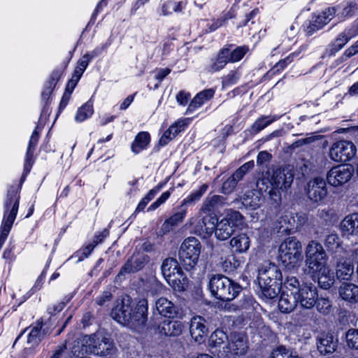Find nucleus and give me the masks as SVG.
Returning <instances> with one entry per match:
<instances>
[{
  "label": "nucleus",
  "mask_w": 358,
  "mask_h": 358,
  "mask_svg": "<svg viewBox=\"0 0 358 358\" xmlns=\"http://www.w3.org/2000/svg\"><path fill=\"white\" fill-rule=\"evenodd\" d=\"M187 126L185 120H180L171 125L162 135L159 140L161 145H166L171 140L182 131Z\"/></svg>",
  "instance_id": "bb28decb"
},
{
  "label": "nucleus",
  "mask_w": 358,
  "mask_h": 358,
  "mask_svg": "<svg viewBox=\"0 0 358 358\" xmlns=\"http://www.w3.org/2000/svg\"><path fill=\"white\" fill-rule=\"evenodd\" d=\"M298 302L294 292L282 291L278 301V308L282 313L292 312Z\"/></svg>",
  "instance_id": "412c9836"
},
{
  "label": "nucleus",
  "mask_w": 358,
  "mask_h": 358,
  "mask_svg": "<svg viewBox=\"0 0 358 358\" xmlns=\"http://www.w3.org/2000/svg\"><path fill=\"white\" fill-rule=\"evenodd\" d=\"M250 241L246 234H240L231 238L230 246L234 252L243 253L248 250Z\"/></svg>",
  "instance_id": "393cba45"
},
{
  "label": "nucleus",
  "mask_w": 358,
  "mask_h": 358,
  "mask_svg": "<svg viewBox=\"0 0 358 358\" xmlns=\"http://www.w3.org/2000/svg\"><path fill=\"white\" fill-rule=\"evenodd\" d=\"M235 355H245L248 348L247 341L243 335L240 333H232L230 335V342L227 346Z\"/></svg>",
  "instance_id": "a211bd4d"
},
{
  "label": "nucleus",
  "mask_w": 358,
  "mask_h": 358,
  "mask_svg": "<svg viewBox=\"0 0 358 358\" xmlns=\"http://www.w3.org/2000/svg\"><path fill=\"white\" fill-rule=\"evenodd\" d=\"M206 320L201 316H194L189 324V333L192 338L197 343H201L208 334V327L205 324Z\"/></svg>",
  "instance_id": "2eb2a0df"
},
{
  "label": "nucleus",
  "mask_w": 358,
  "mask_h": 358,
  "mask_svg": "<svg viewBox=\"0 0 358 358\" xmlns=\"http://www.w3.org/2000/svg\"><path fill=\"white\" fill-rule=\"evenodd\" d=\"M341 229L347 235H358V213L347 215L341 224Z\"/></svg>",
  "instance_id": "a878e982"
},
{
  "label": "nucleus",
  "mask_w": 358,
  "mask_h": 358,
  "mask_svg": "<svg viewBox=\"0 0 358 358\" xmlns=\"http://www.w3.org/2000/svg\"><path fill=\"white\" fill-rule=\"evenodd\" d=\"M248 48L245 46L238 47L233 51L230 50L229 59L231 62L241 60L248 52Z\"/></svg>",
  "instance_id": "8fccbe9b"
},
{
  "label": "nucleus",
  "mask_w": 358,
  "mask_h": 358,
  "mask_svg": "<svg viewBox=\"0 0 358 358\" xmlns=\"http://www.w3.org/2000/svg\"><path fill=\"white\" fill-rule=\"evenodd\" d=\"M93 112L92 104L87 102L78 109L76 120L79 122H83L90 117Z\"/></svg>",
  "instance_id": "49530a36"
},
{
  "label": "nucleus",
  "mask_w": 358,
  "mask_h": 358,
  "mask_svg": "<svg viewBox=\"0 0 358 358\" xmlns=\"http://www.w3.org/2000/svg\"><path fill=\"white\" fill-rule=\"evenodd\" d=\"M241 262L234 255L227 256L221 262L222 269L227 272H233L241 266Z\"/></svg>",
  "instance_id": "58836bf2"
},
{
  "label": "nucleus",
  "mask_w": 358,
  "mask_h": 358,
  "mask_svg": "<svg viewBox=\"0 0 358 358\" xmlns=\"http://www.w3.org/2000/svg\"><path fill=\"white\" fill-rule=\"evenodd\" d=\"M113 344L106 338L94 334L86 341L85 352L99 356H107L112 353Z\"/></svg>",
  "instance_id": "1a4fd4ad"
},
{
  "label": "nucleus",
  "mask_w": 358,
  "mask_h": 358,
  "mask_svg": "<svg viewBox=\"0 0 358 358\" xmlns=\"http://www.w3.org/2000/svg\"><path fill=\"white\" fill-rule=\"evenodd\" d=\"M315 306H316L317 310L324 315H329L331 310L332 307L331 302L329 298L322 296H317Z\"/></svg>",
  "instance_id": "37998d69"
},
{
  "label": "nucleus",
  "mask_w": 358,
  "mask_h": 358,
  "mask_svg": "<svg viewBox=\"0 0 358 358\" xmlns=\"http://www.w3.org/2000/svg\"><path fill=\"white\" fill-rule=\"evenodd\" d=\"M341 241L337 234H330L325 238L324 244L330 251L338 254L342 251H345L341 246Z\"/></svg>",
  "instance_id": "72a5a7b5"
},
{
  "label": "nucleus",
  "mask_w": 358,
  "mask_h": 358,
  "mask_svg": "<svg viewBox=\"0 0 358 358\" xmlns=\"http://www.w3.org/2000/svg\"><path fill=\"white\" fill-rule=\"evenodd\" d=\"M278 259L287 269L298 267L303 259L301 242L294 236L286 238L279 247Z\"/></svg>",
  "instance_id": "20e7f679"
},
{
  "label": "nucleus",
  "mask_w": 358,
  "mask_h": 358,
  "mask_svg": "<svg viewBox=\"0 0 358 358\" xmlns=\"http://www.w3.org/2000/svg\"><path fill=\"white\" fill-rule=\"evenodd\" d=\"M336 11L335 7H329L323 11L322 14L316 16L314 21L317 24V28L322 29L327 24L334 16Z\"/></svg>",
  "instance_id": "4c0bfd02"
},
{
  "label": "nucleus",
  "mask_w": 358,
  "mask_h": 358,
  "mask_svg": "<svg viewBox=\"0 0 358 358\" xmlns=\"http://www.w3.org/2000/svg\"><path fill=\"white\" fill-rule=\"evenodd\" d=\"M280 117V116L278 115H262L253 123L252 130L255 133H258Z\"/></svg>",
  "instance_id": "f704fd0d"
},
{
  "label": "nucleus",
  "mask_w": 358,
  "mask_h": 358,
  "mask_svg": "<svg viewBox=\"0 0 358 358\" xmlns=\"http://www.w3.org/2000/svg\"><path fill=\"white\" fill-rule=\"evenodd\" d=\"M19 207L18 190L16 187H10L5 201L4 215L0 230V248L7 238L15 220Z\"/></svg>",
  "instance_id": "39448f33"
},
{
  "label": "nucleus",
  "mask_w": 358,
  "mask_h": 358,
  "mask_svg": "<svg viewBox=\"0 0 358 358\" xmlns=\"http://www.w3.org/2000/svg\"><path fill=\"white\" fill-rule=\"evenodd\" d=\"M147 302L145 300L134 303L129 296L117 300L111 310V317L120 324L137 329L147 320Z\"/></svg>",
  "instance_id": "f257e3e1"
},
{
  "label": "nucleus",
  "mask_w": 358,
  "mask_h": 358,
  "mask_svg": "<svg viewBox=\"0 0 358 358\" xmlns=\"http://www.w3.org/2000/svg\"><path fill=\"white\" fill-rule=\"evenodd\" d=\"M183 324L177 320L164 319L158 324V331L165 336H178L183 331Z\"/></svg>",
  "instance_id": "f3484780"
},
{
  "label": "nucleus",
  "mask_w": 358,
  "mask_h": 358,
  "mask_svg": "<svg viewBox=\"0 0 358 358\" xmlns=\"http://www.w3.org/2000/svg\"><path fill=\"white\" fill-rule=\"evenodd\" d=\"M269 358H301V357L295 350L280 345L273 349Z\"/></svg>",
  "instance_id": "2f4dec72"
},
{
  "label": "nucleus",
  "mask_w": 358,
  "mask_h": 358,
  "mask_svg": "<svg viewBox=\"0 0 358 358\" xmlns=\"http://www.w3.org/2000/svg\"><path fill=\"white\" fill-rule=\"evenodd\" d=\"M337 340L330 334H323L318 339L317 349L322 355L331 354L336 350Z\"/></svg>",
  "instance_id": "5701e85b"
},
{
  "label": "nucleus",
  "mask_w": 358,
  "mask_h": 358,
  "mask_svg": "<svg viewBox=\"0 0 358 358\" xmlns=\"http://www.w3.org/2000/svg\"><path fill=\"white\" fill-rule=\"evenodd\" d=\"M229 48L222 49L220 51L216 60L210 65V71L211 72H215L223 69L227 62H230L229 59Z\"/></svg>",
  "instance_id": "473e14b6"
},
{
  "label": "nucleus",
  "mask_w": 358,
  "mask_h": 358,
  "mask_svg": "<svg viewBox=\"0 0 358 358\" xmlns=\"http://www.w3.org/2000/svg\"><path fill=\"white\" fill-rule=\"evenodd\" d=\"M285 220L282 222H287L289 231L298 230L303 227L308 221V214L304 212H299L285 215Z\"/></svg>",
  "instance_id": "4be33fe9"
},
{
  "label": "nucleus",
  "mask_w": 358,
  "mask_h": 358,
  "mask_svg": "<svg viewBox=\"0 0 358 358\" xmlns=\"http://www.w3.org/2000/svg\"><path fill=\"white\" fill-rule=\"evenodd\" d=\"M41 322H37L35 326L31 327L27 336V343L30 344L31 346L36 345L41 341L42 336L41 332Z\"/></svg>",
  "instance_id": "ea45409f"
},
{
  "label": "nucleus",
  "mask_w": 358,
  "mask_h": 358,
  "mask_svg": "<svg viewBox=\"0 0 358 358\" xmlns=\"http://www.w3.org/2000/svg\"><path fill=\"white\" fill-rule=\"evenodd\" d=\"M358 9V5L355 2H350L343 9L341 15V17H352L355 14L356 10Z\"/></svg>",
  "instance_id": "5fc2aeb1"
},
{
  "label": "nucleus",
  "mask_w": 358,
  "mask_h": 358,
  "mask_svg": "<svg viewBox=\"0 0 358 358\" xmlns=\"http://www.w3.org/2000/svg\"><path fill=\"white\" fill-rule=\"evenodd\" d=\"M38 134L37 131H34L30 138L29 146L27 152V159H29V158L32 156V149L35 147L38 142Z\"/></svg>",
  "instance_id": "4d7b16f0"
},
{
  "label": "nucleus",
  "mask_w": 358,
  "mask_h": 358,
  "mask_svg": "<svg viewBox=\"0 0 358 358\" xmlns=\"http://www.w3.org/2000/svg\"><path fill=\"white\" fill-rule=\"evenodd\" d=\"M201 248V243L194 237H188L182 242L179 250V257L186 270H191L197 264Z\"/></svg>",
  "instance_id": "0eeeda50"
},
{
  "label": "nucleus",
  "mask_w": 358,
  "mask_h": 358,
  "mask_svg": "<svg viewBox=\"0 0 358 358\" xmlns=\"http://www.w3.org/2000/svg\"><path fill=\"white\" fill-rule=\"evenodd\" d=\"M236 185L237 183L236 182L235 180L233 179L231 176H230L223 182L222 186V192L224 194H229L234 190Z\"/></svg>",
  "instance_id": "603ef678"
},
{
  "label": "nucleus",
  "mask_w": 358,
  "mask_h": 358,
  "mask_svg": "<svg viewBox=\"0 0 358 358\" xmlns=\"http://www.w3.org/2000/svg\"><path fill=\"white\" fill-rule=\"evenodd\" d=\"M162 273L167 281L172 277L173 275H176V273H179L182 271L177 260L173 258L166 259L161 266Z\"/></svg>",
  "instance_id": "c756f323"
},
{
  "label": "nucleus",
  "mask_w": 358,
  "mask_h": 358,
  "mask_svg": "<svg viewBox=\"0 0 358 358\" xmlns=\"http://www.w3.org/2000/svg\"><path fill=\"white\" fill-rule=\"evenodd\" d=\"M357 148L349 141H338L332 144L329 149L330 158L336 162H346L356 155Z\"/></svg>",
  "instance_id": "6e6552de"
},
{
  "label": "nucleus",
  "mask_w": 358,
  "mask_h": 358,
  "mask_svg": "<svg viewBox=\"0 0 358 358\" xmlns=\"http://www.w3.org/2000/svg\"><path fill=\"white\" fill-rule=\"evenodd\" d=\"M112 294L109 292H104L101 296L96 298V303L99 306H103L106 302L111 300Z\"/></svg>",
  "instance_id": "e2e57ef3"
},
{
  "label": "nucleus",
  "mask_w": 358,
  "mask_h": 358,
  "mask_svg": "<svg viewBox=\"0 0 358 358\" xmlns=\"http://www.w3.org/2000/svg\"><path fill=\"white\" fill-rule=\"evenodd\" d=\"M333 259L336 264V274L340 280H350L354 275V265L347 251L335 254Z\"/></svg>",
  "instance_id": "9d476101"
},
{
  "label": "nucleus",
  "mask_w": 358,
  "mask_h": 358,
  "mask_svg": "<svg viewBox=\"0 0 358 358\" xmlns=\"http://www.w3.org/2000/svg\"><path fill=\"white\" fill-rule=\"evenodd\" d=\"M306 193L308 198L314 203L322 201L327 195L326 181L320 177L310 180L307 183Z\"/></svg>",
  "instance_id": "ddd939ff"
},
{
  "label": "nucleus",
  "mask_w": 358,
  "mask_h": 358,
  "mask_svg": "<svg viewBox=\"0 0 358 358\" xmlns=\"http://www.w3.org/2000/svg\"><path fill=\"white\" fill-rule=\"evenodd\" d=\"M227 199L220 195H213L207 197L202 206L201 210L210 213L226 204Z\"/></svg>",
  "instance_id": "cd10ccee"
},
{
  "label": "nucleus",
  "mask_w": 358,
  "mask_h": 358,
  "mask_svg": "<svg viewBox=\"0 0 358 358\" xmlns=\"http://www.w3.org/2000/svg\"><path fill=\"white\" fill-rule=\"evenodd\" d=\"M354 169L348 165H338L331 169L327 174L328 183L338 187L348 182L352 176Z\"/></svg>",
  "instance_id": "9b49d317"
},
{
  "label": "nucleus",
  "mask_w": 358,
  "mask_h": 358,
  "mask_svg": "<svg viewBox=\"0 0 358 358\" xmlns=\"http://www.w3.org/2000/svg\"><path fill=\"white\" fill-rule=\"evenodd\" d=\"M185 210H182L180 212L175 213L173 216L166 220L162 226L161 231L162 232V234L164 235L169 232L174 226L181 222L185 217Z\"/></svg>",
  "instance_id": "c9c22d12"
},
{
  "label": "nucleus",
  "mask_w": 358,
  "mask_h": 358,
  "mask_svg": "<svg viewBox=\"0 0 358 358\" xmlns=\"http://www.w3.org/2000/svg\"><path fill=\"white\" fill-rule=\"evenodd\" d=\"M341 298L352 304L358 303V285L352 282H343L338 288Z\"/></svg>",
  "instance_id": "6ab92c4d"
},
{
  "label": "nucleus",
  "mask_w": 358,
  "mask_h": 358,
  "mask_svg": "<svg viewBox=\"0 0 358 358\" xmlns=\"http://www.w3.org/2000/svg\"><path fill=\"white\" fill-rule=\"evenodd\" d=\"M271 157L272 155L267 151H262L257 155V164L259 166H262L266 163L269 162L271 159Z\"/></svg>",
  "instance_id": "13d9d810"
},
{
  "label": "nucleus",
  "mask_w": 358,
  "mask_h": 358,
  "mask_svg": "<svg viewBox=\"0 0 358 358\" xmlns=\"http://www.w3.org/2000/svg\"><path fill=\"white\" fill-rule=\"evenodd\" d=\"M236 225L231 218L222 219L215 225V235L218 240L225 241L234 233Z\"/></svg>",
  "instance_id": "dca6fc26"
},
{
  "label": "nucleus",
  "mask_w": 358,
  "mask_h": 358,
  "mask_svg": "<svg viewBox=\"0 0 358 358\" xmlns=\"http://www.w3.org/2000/svg\"><path fill=\"white\" fill-rule=\"evenodd\" d=\"M294 292L301 307L310 309L315 305L318 294L316 287L313 284H303Z\"/></svg>",
  "instance_id": "f8f14e48"
},
{
  "label": "nucleus",
  "mask_w": 358,
  "mask_h": 358,
  "mask_svg": "<svg viewBox=\"0 0 358 358\" xmlns=\"http://www.w3.org/2000/svg\"><path fill=\"white\" fill-rule=\"evenodd\" d=\"M197 94L201 97L204 102H206L213 96L214 90L213 89H208L203 90Z\"/></svg>",
  "instance_id": "338daca9"
},
{
  "label": "nucleus",
  "mask_w": 358,
  "mask_h": 358,
  "mask_svg": "<svg viewBox=\"0 0 358 358\" xmlns=\"http://www.w3.org/2000/svg\"><path fill=\"white\" fill-rule=\"evenodd\" d=\"M166 282L175 291L179 292H184L188 287V279L182 271L173 275Z\"/></svg>",
  "instance_id": "7c9ffc66"
},
{
  "label": "nucleus",
  "mask_w": 358,
  "mask_h": 358,
  "mask_svg": "<svg viewBox=\"0 0 358 358\" xmlns=\"http://www.w3.org/2000/svg\"><path fill=\"white\" fill-rule=\"evenodd\" d=\"M285 215L277 220L274 228L277 233L287 234L290 232L287 222H282L283 220H285Z\"/></svg>",
  "instance_id": "864d4df0"
},
{
  "label": "nucleus",
  "mask_w": 358,
  "mask_h": 358,
  "mask_svg": "<svg viewBox=\"0 0 358 358\" xmlns=\"http://www.w3.org/2000/svg\"><path fill=\"white\" fill-rule=\"evenodd\" d=\"M262 198L259 196V193L252 191L247 192L243 197V203L246 206H249L253 209H256L259 207Z\"/></svg>",
  "instance_id": "79ce46f5"
},
{
  "label": "nucleus",
  "mask_w": 358,
  "mask_h": 358,
  "mask_svg": "<svg viewBox=\"0 0 358 358\" xmlns=\"http://www.w3.org/2000/svg\"><path fill=\"white\" fill-rule=\"evenodd\" d=\"M203 103L204 101L201 99V97L196 94V96L192 99V101L189 104L187 111L192 112L197 108L200 107Z\"/></svg>",
  "instance_id": "680f3d73"
},
{
  "label": "nucleus",
  "mask_w": 358,
  "mask_h": 358,
  "mask_svg": "<svg viewBox=\"0 0 358 358\" xmlns=\"http://www.w3.org/2000/svg\"><path fill=\"white\" fill-rule=\"evenodd\" d=\"M155 196V192L154 189H152L149 192V193L141 200V201L138 205L136 211H141L143 210L146 205L150 201L154 199Z\"/></svg>",
  "instance_id": "6e6d98bb"
},
{
  "label": "nucleus",
  "mask_w": 358,
  "mask_h": 358,
  "mask_svg": "<svg viewBox=\"0 0 358 358\" xmlns=\"http://www.w3.org/2000/svg\"><path fill=\"white\" fill-rule=\"evenodd\" d=\"M189 96L190 95H189V93H187V92H185L183 91H181L176 96L177 101L180 105L185 106V105H186L187 103L189 98Z\"/></svg>",
  "instance_id": "0e129e2a"
},
{
  "label": "nucleus",
  "mask_w": 358,
  "mask_h": 358,
  "mask_svg": "<svg viewBox=\"0 0 358 358\" xmlns=\"http://www.w3.org/2000/svg\"><path fill=\"white\" fill-rule=\"evenodd\" d=\"M208 287L211 294L223 301H232L242 290L238 283L222 274L213 275L210 278Z\"/></svg>",
  "instance_id": "7ed1b4c3"
},
{
  "label": "nucleus",
  "mask_w": 358,
  "mask_h": 358,
  "mask_svg": "<svg viewBox=\"0 0 358 358\" xmlns=\"http://www.w3.org/2000/svg\"><path fill=\"white\" fill-rule=\"evenodd\" d=\"M158 314L167 318H173L178 314V308L166 298L158 299Z\"/></svg>",
  "instance_id": "c85d7f7f"
},
{
  "label": "nucleus",
  "mask_w": 358,
  "mask_h": 358,
  "mask_svg": "<svg viewBox=\"0 0 358 358\" xmlns=\"http://www.w3.org/2000/svg\"><path fill=\"white\" fill-rule=\"evenodd\" d=\"M138 271V267L136 265H134L133 263V257L129 259L126 263L122 267L120 271L117 275V278H120L122 275H125L128 273H135Z\"/></svg>",
  "instance_id": "09e8293b"
},
{
  "label": "nucleus",
  "mask_w": 358,
  "mask_h": 358,
  "mask_svg": "<svg viewBox=\"0 0 358 358\" xmlns=\"http://www.w3.org/2000/svg\"><path fill=\"white\" fill-rule=\"evenodd\" d=\"M285 287L288 289V292L297 291L301 286L300 285L298 278L295 276H287L284 282Z\"/></svg>",
  "instance_id": "3c124183"
},
{
  "label": "nucleus",
  "mask_w": 358,
  "mask_h": 358,
  "mask_svg": "<svg viewBox=\"0 0 358 358\" xmlns=\"http://www.w3.org/2000/svg\"><path fill=\"white\" fill-rule=\"evenodd\" d=\"M357 52H358V41L357 42H355V43L354 45H352L351 47L348 48L345 51L344 55L347 57H350L355 55V54H357Z\"/></svg>",
  "instance_id": "774afa93"
},
{
  "label": "nucleus",
  "mask_w": 358,
  "mask_h": 358,
  "mask_svg": "<svg viewBox=\"0 0 358 358\" xmlns=\"http://www.w3.org/2000/svg\"><path fill=\"white\" fill-rule=\"evenodd\" d=\"M238 78L239 76L237 71H231L223 78L222 83L225 85L234 84L238 80Z\"/></svg>",
  "instance_id": "bf43d9fd"
},
{
  "label": "nucleus",
  "mask_w": 358,
  "mask_h": 358,
  "mask_svg": "<svg viewBox=\"0 0 358 358\" xmlns=\"http://www.w3.org/2000/svg\"><path fill=\"white\" fill-rule=\"evenodd\" d=\"M352 36H351V34H348V33L347 34L345 33H341L339 34L336 39L335 43L332 45L330 50L331 54H335L336 52L340 50Z\"/></svg>",
  "instance_id": "a18cd8bd"
},
{
  "label": "nucleus",
  "mask_w": 358,
  "mask_h": 358,
  "mask_svg": "<svg viewBox=\"0 0 358 358\" xmlns=\"http://www.w3.org/2000/svg\"><path fill=\"white\" fill-rule=\"evenodd\" d=\"M228 338L227 335L221 329H216L210 336V345L217 347L224 343Z\"/></svg>",
  "instance_id": "c03bdc74"
},
{
  "label": "nucleus",
  "mask_w": 358,
  "mask_h": 358,
  "mask_svg": "<svg viewBox=\"0 0 358 358\" xmlns=\"http://www.w3.org/2000/svg\"><path fill=\"white\" fill-rule=\"evenodd\" d=\"M317 139V137L315 136L307 137V138H301V139H299V140L296 141L295 142H294L292 143V146L294 148H299V147H301V146H303L304 145L310 144L313 142L315 141Z\"/></svg>",
  "instance_id": "052dcab7"
},
{
  "label": "nucleus",
  "mask_w": 358,
  "mask_h": 358,
  "mask_svg": "<svg viewBox=\"0 0 358 358\" xmlns=\"http://www.w3.org/2000/svg\"><path fill=\"white\" fill-rule=\"evenodd\" d=\"M208 186L206 184L202 185L200 188L192 193L187 198L184 199L182 205L192 204L195 201H199L202 195L207 191Z\"/></svg>",
  "instance_id": "de8ad7c7"
},
{
  "label": "nucleus",
  "mask_w": 358,
  "mask_h": 358,
  "mask_svg": "<svg viewBox=\"0 0 358 358\" xmlns=\"http://www.w3.org/2000/svg\"><path fill=\"white\" fill-rule=\"evenodd\" d=\"M294 175L288 169L280 168L273 171L271 183L274 189H286L293 182Z\"/></svg>",
  "instance_id": "4468645a"
},
{
  "label": "nucleus",
  "mask_w": 358,
  "mask_h": 358,
  "mask_svg": "<svg viewBox=\"0 0 358 358\" xmlns=\"http://www.w3.org/2000/svg\"><path fill=\"white\" fill-rule=\"evenodd\" d=\"M345 337L347 346L351 350H358V329H349Z\"/></svg>",
  "instance_id": "a19ab883"
},
{
  "label": "nucleus",
  "mask_w": 358,
  "mask_h": 358,
  "mask_svg": "<svg viewBox=\"0 0 358 358\" xmlns=\"http://www.w3.org/2000/svg\"><path fill=\"white\" fill-rule=\"evenodd\" d=\"M91 57L88 54L83 55L82 59L78 61L77 67L80 68L83 70H85L90 59Z\"/></svg>",
  "instance_id": "69168bd1"
},
{
  "label": "nucleus",
  "mask_w": 358,
  "mask_h": 358,
  "mask_svg": "<svg viewBox=\"0 0 358 358\" xmlns=\"http://www.w3.org/2000/svg\"><path fill=\"white\" fill-rule=\"evenodd\" d=\"M150 141V135L148 133L142 131L140 132L132 143L131 150L136 154L141 152L142 150L146 148Z\"/></svg>",
  "instance_id": "e433bc0d"
},
{
  "label": "nucleus",
  "mask_w": 358,
  "mask_h": 358,
  "mask_svg": "<svg viewBox=\"0 0 358 358\" xmlns=\"http://www.w3.org/2000/svg\"><path fill=\"white\" fill-rule=\"evenodd\" d=\"M305 266L303 268L304 273L325 270L327 255L320 243L309 241L305 249Z\"/></svg>",
  "instance_id": "423d86ee"
},
{
  "label": "nucleus",
  "mask_w": 358,
  "mask_h": 358,
  "mask_svg": "<svg viewBox=\"0 0 358 358\" xmlns=\"http://www.w3.org/2000/svg\"><path fill=\"white\" fill-rule=\"evenodd\" d=\"M213 220L210 216H204L201 220H199L194 226V234L203 238H208L215 230V222H211Z\"/></svg>",
  "instance_id": "aec40b11"
},
{
  "label": "nucleus",
  "mask_w": 358,
  "mask_h": 358,
  "mask_svg": "<svg viewBox=\"0 0 358 358\" xmlns=\"http://www.w3.org/2000/svg\"><path fill=\"white\" fill-rule=\"evenodd\" d=\"M313 273H306L305 274L310 275L312 278L317 277L319 286L324 289H329L334 283L335 279L334 273L330 272L329 268L326 266L323 271H314Z\"/></svg>",
  "instance_id": "b1692460"
},
{
  "label": "nucleus",
  "mask_w": 358,
  "mask_h": 358,
  "mask_svg": "<svg viewBox=\"0 0 358 358\" xmlns=\"http://www.w3.org/2000/svg\"><path fill=\"white\" fill-rule=\"evenodd\" d=\"M257 281L260 296L266 299H273L281 290L282 274L277 265L265 262L258 268Z\"/></svg>",
  "instance_id": "f03ea898"
}]
</instances>
